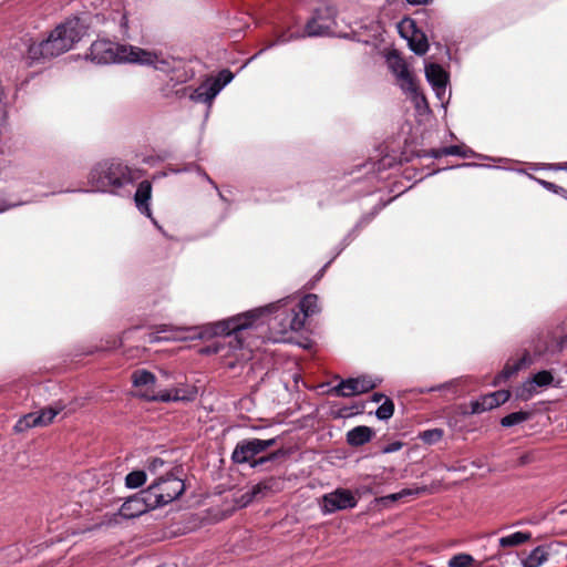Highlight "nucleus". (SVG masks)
<instances>
[{
    "label": "nucleus",
    "instance_id": "obj_1",
    "mask_svg": "<svg viewBox=\"0 0 567 567\" xmlns=\"http://www.w3.org/2000/svg\"><path fill=\"white\" fill-rule=\"evenodd\" d=\"M285 305V302L278 301L276 303H270L264 308L249 311L245 315L237 316L228 320H223L213 324L200 327V331L198 333L189 336L188 338H205L225 334L226 337L229 338L228 344L230 347L235 349L241 348L243 346L240 332L251 324L252 319L261 316L265 312L272 311L278 312V315H276V317L272 320L275 322H278L280 327V332L286 333L288 331H293L292 329L286 328L285 326H287L289 322L288 315L291 313L292 311H296V309H286ZM197 329L198 328H195L194 330Z\"/></svg>",
    "mask_w": 567,
    "mask_h": 567
},
{
    "label": "nucleus",
    "instance_id": "obj_2",
    "mask_svg": "<svg viewBox=\"0 0 567 567\" xmlns=\"http://www.w3.org/2000/svg\"><path fill=\"white\" fill-rule=\"evenodd\" d=\"M85 24L80 18H72L59 24L49 37L28 44L24 62L28 66L44 63L48 60L70 51L85 33Z\"/></svg>",
    "mask_w": 567,
    "mask_h": 567
},
{
    "label": "nucleus",
    "instance_id": "obj_3",
    "mask_svg": "<svg viewBox=\"0 0 567 567\" xmlns=\"http://www.w3.org/2000/svg\"><path fill=\"white\" fill-rule=\"evenodd\" d=\"M87 56L96 64L137 63L153 65L156 70L163 72L171 69L169 61L159 56L156 52L131 44H120L106 39L94 41Z\"/></svg>",
    "mask_w": 567,
    "mask_h": 567
},
{
    "label": "nucleus",
    "instance_id": "obj_4",
    "mask_svg": "<svg viewBox=\"0 0 567 567\" xmlns=\"http://www.w3.org/2000/svg\"><path fill=\"white\" fill-rule=\"evenodd\" d=\"M140 177V171L120 161L106 159L93 166L89 174V183L99 192L115 194L117 189L133 184Z\"/></svg>",
    "mask_w": 567,
    "mask_h": 567
},
{
    "label": "nucleus",
    "instance_id": "obj_5",
    "mask_svg": "<svg viewBox=\"0 0 567 567\" xmlns=\"http://www.w3.org/2000/svg\"><path fill=\"white\" fill-rule=\"evenodd\" d=\"M185 491L183 480L168 474L158 477L147 488L148 501L153 502V506L162 507L178 498Z\"/></svg>",
    "mask_w": 567,
    "mask_h": 567
},
{
    "label": "nucleus",
    "instance_id": "obj_6",
    "mask_svg": "<svg viewBox=\"0 0 567 567\" xmlns=\"http://www.w3.org/2000/svg\"><path fill=\"white\" fill-rule=\"evenodd\" d=\"M233 79L234 74L229 70H221L217 76L206 78L196 89L185 87L183 94L188 95L193 102L210 106L214 99Z\"/></svg>",
    "mask_w": 567,
    "mask_h": 567
},
{
    "label": "nucleus",
    "instance_id": "obj_7",
    "mask_svg": "<svg viewBox=\"0 0 567 567\" xmlns=\"http://www.w3.org/2000/svg\"><path fill=\"white\" fill-rule=\"evenodd\" d=\"M389 69L395 75L400 87L409 93L414 101L416 107L426 105L425 96L419 91V86L405 61L396 53L391 52L386 56Z\"/></svg>",
    "mask_w": 567,
    "mask_h": 567
},
{
    "label": "nucleus",
    "instance_id": "obj_8",
    "mask_svg": "<svg viewBox=\"0 0 567 567\" xmlns=\"http://www.w3.org/2000/svg\"><path fill=\"white\" fill-rule=\"evenodd\" d=\"M276 439L269 440H260V439H250V440H241L237 443L235 450L231 454V460L234 463L244 464L254 460V457L269 447L276 444Z\"/></svg>",
    "mask_w": 567,
    "mask_h": 567
},
{
    "label": "nucleus",
    "instance_id": "obj_9",
    "mask_svg": "<svg viewBox=\"0 0 567 567\" xmlns=\"http://www.w3.org/2000/svg\"><path fill=\"white\" fill-rule=\"evenodd\" d=\"M334 12L330 8L317 9L313 17L307 22L301 37H323L332 32L334 27Z\"/></svg>",
    "mask_w": 567,
    "mask_h": 567
},
{
    "label": "nucleus",
    "instance_id": "obj_10",
    "mask_svg": "<svg viewBox=\"0 0 567 567\" xmlns=\"http://www.w3.org/2000/svg\"><path fill=\"white\" fill-rule=\"evenodd\" d=\"M132 383L136 389V394L148 401H158L162 390H157L155 375L144 369L132 373Z\"/></svg>",
    "mask_w": 567,
    "mask_h": 567
},
{
    "label": "nucleus",
    "instance_id": "obj_11",
    "mask_svg": "<svg viewBox=\"0 0 567 567\" xmlns=\"http://www.w3.org/2000/svg\"><path fill=\"white\" fill-rule=\"evenodd\" d=\"M380 380H373L370 377L362 375L359 378H350L342 380L338 385L332 389V392L338 396L350 398L365 393L379 384Z\"/></svg>",
    "mask_w": 567,
    "mask_h": 567
},
{
    "label": "nucleus",
    "instance_id": "obj_12",
    "mask_svg": "<svg viewBox=\"0 0 567 567\" xmlns=\"http://www.w3.org/2000/svg\"><path fill=\"white\" fill-rule=\"evenodd\" d=\"M357 498L349 489L338 488L332 493H328L322 497V511L323 513H334L337 511H343L353 508L357 506Z\"/></svg>",
    "mask_w": 567,
    "mask_h": 567
},
{
    "label": "nucleus",
    "instance_id": "obj_13",
    "mask_svg": "<svg viewBox=\"0 0 567 567\" xmlns=\"http://www.w3.org/2000/svg\"><path fill=\"white\" fill-rule=\"evenodd\" d=\"M300 311H292L288 315L289 322L286 328L300 330L307 317L316 315L320 311L319 300L316 295H307L299 303Z\"/></svg>",
    "mask_w": 567,
    "mask_h": 567
},
{
    "label": "nucleus",
    "instance_id": "obj_14",
    "mask_svg": "<svg viewBox=\"0 0 567 567\" xmlns=\"http://www.w3.org/2000/svg\"><path fill=\"white\" fill-rule=\"evenodd\" d=\"M156 506H153V502L148 501V494L145 491H142L134 496L128 497L121 506L118 511V515L123 518L130 519L141 516L142 514L148 512L150 509H154Z\"/></svg>",
    "mask_w": 567,
    "mask_h": 567
},
{
    "label": "nucleus",
    "instance_id": "obj_15",
    "mask_svg": "<svg viewBox=\"0 0 567 567\" xmlns=\"http://www.w3.org/2000/svg\"><path fill=\"white\" fill-rule=\"evenodd\" d=\"M61 405L50 406L40 412L29 413L20 419L16 424L17 431H23L34 426H45L62 411Z\"/></svg>",
    "mask_w": 567,
    "mask_h": 567
},
{
    "label": "nucleus",
    "instance_id": "obj_16",
    "mask_svg": "<svg viewBox=\"0 0 567 567\" xmlns=\"http://www.w3.org/2000/svg\"><path fill=\"white\" fill-rule=\"evenodd\" d=\"M399 28L401 35L409 41V47L415 54L423 55L426 53L429 49L427 39L422 32L415 30L413 20H404Z\"/></svg>",
    "mask_w": 567,
    "mask_h": 567
},
{
    "label": "nucleus",
    "instance_id": "obj_17",
    "mask_svg": "<svg viewBox=\"0 0 567 567\" xmlns=\"http://www.w3.org/2000/svg\"><path fill=\"white\" fill-rule=\"evenodd\" d=\"M425 76L427 82L432 85L439 100L443 101L447 84V74L441 65L430 63L425 66Z\"/></svg>",
    "mask_w": 567,
    "mask_h": 567
},
{
    "label": "nucleus",
    "instance_id": "obj_18",
    "mask_svg": "<svg viewBox=\"0 0 567 567\" xmlns=\"http://www.w3.org/2000/svg\"><path fill=\"white\" fill-rule=\"evenodd\" d=\"M280 489V481L276 477H269L254 485L249 492L241 496L243 505H247L256 498H262Z\"/></svg>",
    "mask_w": 567,
    "mask_h": 567
},
{
    "label": "nucleus",
    "instance_id": "obj_19",
    "mask_svg": "<svg viewBox=\"0 0 567 567\" xmlns=\"http://www.w3.org/2000/svg\"><path fill=\"white\" fill-rule=\"evenodd\" d=\"M511 392L508 390H498L496 392L489 393L472 403V412L482 413L492 410L508 401Z\"/></svg>",
    "mask_w": 567,
    "mask_h": 567
},
{
    "label": "nucleus",
    "instance_id": "obj_20",
    "mask_svg": "<svg viewBox=\"0 0 567 567\" xmlns=\"http://www.w3.org/2000/svg\"><path fill=\"white\" fill-rule=\"evenodd\" d=\"M152 196V185L148 181H143L138 184V187L136 189L134 200L136 204L137 209L147 216L154 225L157 226V221L152 216V210L150 208V199Z\"/></svg>",
    "mask_w": 567,
    "mask_h": 567
},
{
    "label": "nucleus",
    "instance_id": "obj_21",
    "mask_svg": "<svg viewBox=\"0 0 567 567\" xmlns=\"http://www.w3.org/2000/svg\"><path fill=\"white\" fill-rule=\"evenodd\" d=\"M532 363L529 353L525 352L522 358L517 360H509L504 369L495 377L493 384L498 385L501 382L509 379L517 373L522 368L527 367Z\"/></svg>",
    "mask_w": 567,
    "mask_h": 567
},
{
    "label": "nucleus",
    "instance_id": "obj_22",
    "mask_svg": "<svg viewBox=\"0 0 567 567\" xmlns=\"http://www.w3.org/2000/svg\"><path fill=\"white\" fill-rule=\"evenodd\" d=\"M196 396V390L194 388H175L172 390H162L158 401H190Z\"/></svg>",
    "mask_w": 567,
    "mask_h": 567
},
{
    "label": "nucleus",
    "instance_id": "obj_23",
    "mask_svg": "<svg viewBox=\"0 0 567 567\" xmlns=\"http://www.w3.org/2000/svg\"><path fill=\"white\" fill-rule=\"evenodd\" d=\"M373 436V431L369 426L360 425L347 433V442L351 446H361L368 443Z\"/></svg>",
    "mask_w": 567,
    "mask_h": 567
},
{
    "label": "nucleus",
    "instance_id": "obj_24",
    "mask_svg": "<svg viewBox=\"0 0 567 567\" xmlns=\"http://www.w3.org/2000/svg\"><path fill=\"white\" fill-rule=\"evenodd\" d=\"M473 151L465 145H451L433 152L434 157L461 156L463 158H468L473 156Z\"/></svg>",
    "mask_w": 567,
    "mask_h": 567
},
{
    "label": "nucleus",
    "instance_id": "obj_25",
    "mask_svg": "<svg viewBox=\"0 0 567 567\" xmlns=\"http://www.w3.org/2000/svg\"><path fill=\"white\" fill-rule=\"evenodd\" d=\"M532 535L530 533H524V532H516L511 535L501 537L498 539V544L501 547H517L519 545H523L524 543L528 542L530 539Z\"/></svg>",
    "mask_w": 567,
    "mask_h": 567
},
{
    "label": "nucleus",
    "instance_id": "obj_26",
    "mask_svg": "<svg viewBox=\"0 0 567 567\" xmlns=\"http://www.w3.org/2000/svg\"><path fill=\"white\" fill-rule=\"evenodd\" d=\"M548 558L546 550L538 546L523 560V567H540Z\"/></svg>",
    "mask_w": 567,
    "mask_h": 567
},
{
    "label": "nucleus",
    "instance_id": "obj_27",
    "mask_svg": "<svg viewBox=\"0 0 567 567\" xmlns=\"http://www.w3.org/2000/svg\"><path fill=\"white\" fill-rule=\"evenodd\" d=\"M533 413L527 411H517L509 413L501 420V425L504 427H511L514 425H518L523 422L528 421L532 417Z\"/></svg>",
    "mask_w": 567,
    "mask_h": 567
},
{
    "label": "nucleus",
    "instance_id": "obj_28",
    "mask_svg": "<svg viewBox=\"0 0 567 567\" xmlns=\"http://www.w3.org/2000/svg\"><path fill=\"white\" fill-rule=\"evenodd\" d=\"M450 567H481L482 564L477 563L470 554H457L449 560Z\"/></svg>",
    "mask_w": 567,
    "mask_h": 567
},
{
    "label": "nucleus",
    "instance_id": "obj_29",
    "mask_svg": "<svg viewBox=\"0 0 567 567\" xmlns=\"http://www.w3.org/2000/svg\"><path fill=\"white\" fill-rule=\"evenodd\" d=\"M536 393H538L537 388L534 385L530 379L526 380L520 386H518L515 391L516 399L520 401L530 400Z\"/></svg>",
    "mask_w": 567,
    "mask_h": 567
},
{
    "label": "nucleus",
    "instance_id": "obj_30",
    "mask_svg": "<svg viewBox=\"0 0 567 567\" xmlns=\"http://www.w3.org/2000/svg\"><path fill=\"white\" fill-rule=\"evenodd\" d=\"M146 482V474L144 471H133L125 477V485L128 488L141 487Z\"/></svg>",
    "mask_w": 567,
    "mask_h": 567
},
{
    "label": "nucleus",
    "instance_id": "obj_31",
    "mask_svg": "<svg viewBox=\"0 0 567 567\" xmlns=\"http://www.w3.org/2000/svg\"><path fill=\"white\" fill-rule=\"evenodd\" d=\"M530 380L538 390L540 388L550 385L551 382L554 381V377L550 373V371L544 370V371H539L536 374H534L530 378Z\"/></svg>",
    "mask_w": 567,
    "mask_h": 567
},
{
    "label": "nucleus",
    "instance_id": "obj_32",
    "mask_svg": "<svg viewBox=\"0 0 567 567\" xmlns=\"http://www.w3.org/2000/svg\"><path fill=\"white\" fill-rule=\"evenodd\" d=\"M394 413V404L392 400L385 399L384 402L378 408L375 415L379 420H388Z\"/></svg>",
    "mask_w": 567,
    "mask_h": 567
},
{
    "label": "nucleus",
    "instance_id": "obj_33",
    "mask_svg": "<svg viewBox=\"0 0 567 567\" xmlns=\"http://www.w3.org/2000/svg\"><path fill=\"white\" fill-rule=\"evenodd\" d=\"M443 430L442 429H431L423 431L420 434V439L426 443V444H435L443 437Z\"/></svg>",
    "mask_w": 567,
    "mask_h": 567
},
{
    "label": "nucleus",
    "instance_id": "obj_34",
    "mask_svg": "<svg viewBox=\"0 0 567 567\" xmlns=\"http://www.w3.org/2000/svg\"><path fill=\"white\" fill-rule=\"evenodd\" d=\"M463 382L462 379H454L451 381H447L445 383L439 384L437 386L427 388V389H420V393H426L432 391H455V388L458 386Z\"/></svg>",
    "mask_w": 567,
    "mask_h": 567
},
{
    "label": "nucleus",
    "instance_id": "obj_35",
    "mask_svg": "<svg viewBox=\"0 0 567 567\" xmlns=\"http://www.w3.org/2000/svg\"><path fill=\"white\" fill-rule=\"evenodd\" d=\"M421 492H422L421 488H415V489L404 488V489H402L399 493L386 495L385 497H383V501L395 502V501H399V499H401V498H403L405 496L419 495Z\"/></svg>",
    "mask_w": 567,
    "mask_h": 567
},
{
    "label": "nucleus",
    "instance_id": "obj_36",
    "mask_svg": "<svg viewBox=\"0 0 567 567\" xmlns=\"http://www.w3.org/2000/svg\"><path fill=\"white\" fill-rule=\"evenodd\" d=\"M165 465V462L162 458H153L148 462L147 470L152 474H156L159 468H162Z\"/></svg>",
    "mask_w": 567,
    "mask_h": 567
},
{
    "label": "nucleus",
    "instance_id": "obj_37",
    "mask_svg": "<svg viewBox=\"0 0 567 567\" xmlns=\"http://www.w3.org/2000/svg\"><path fill=\"white\" fill-rule=\"evenodd\" d=\"M276 455H277L276 453H272V454H270L268 456H262V457H259L258 460H252L250 465H251V467H257V466H259V465H261V464H264V463H266L268 461L274 460L276 457Z\"/></svg>",
    "mask_w": 567,
    "mask_h": 567
},
{
    "label": "nucleus",
    "instance_id": "obj_38",
    "mask_svg": "<svg viewBox=\"0 0 567 567\" xmlns=\"http://www.w3.org/2000/svg\"><path fill=\"white\" fill-rule=\"evenodd\" d=\"M402 447V443L400 442H394L390 445H388L385 449H384V453H392V452H395V451H399L400 449Z\"/></svg>",
    "mask_w": 567,
    "mask_h": 567
},
{
    "label": "nucleus",
    "instance_id": "obj_39",
    "mask_svg": "<svg viewBox=\"0 0 567 567\" xmlns=\"http://www.w3.org/2000/svg\"><path fill=\"white\" fill-rule=\"evenodd\" d=\"M410 4H413V6H420V4H429L431 3L433 0H406Z\"/></svg>",
    "mask_w": 567,
    "mask_h": 567
},
{
    "label": "nucleus",
    "instance_id": "obj_40",
    "mask_svg": "<svg viewBox=\"0 0 567 567\" xmlns=\"http://www.w3.org/2000/svg\"><path fill=\"white\" fill-rule=\"evenodd\" d=\"M383 399H384V395L382 393H374L372 395V401L377 402V403L381 402Z\"/></svg>",
    "mask_w": 567,
    "mask_h": 567
},
{
    "label": "nucleus",
    "instance_id": "obj_41",
    "mask_svg": "<svg viewBox=\"0 0 567 567\" xmlns=\"http://www.w3.org/2000/svg\"><path fill=\"white\" fill-rule=\"evenodd\" d=\"M542 184L547 188H553L555 186L553 183L549 182H542Z\"/></svg>",
    "mask_w": 567,
    "mask_h": 567
},
{
    "label": "nucleus",
    "instance_id": "obj_42",
    "mask_svg": "<svg viewBox=\"0 0 567 567\" xmlns=\"http://www.w3.org/2000/svg\"><path fill=\"white\" fill-rule=\"evenodd\" d=\"M8 207L4 205L2 200H0V213L6 210Z\"/></svg>",
    "mask_w": 567,
    "mask_h": 567
},
{
    "label": "nucleus",
    "instance_id": "obj_43",
    "mask_svg": "<svg viewBox=\"0 0 567 567\" xmlns=\"http://www.w3.org/2000/svg\"><path fill=\"white\" fill-rule=\"evenodd\" d=\"M159 339H161L159 337H156V336H154V334H151V336H150V341H151V342H153V341H157V340H159Z\"/></svg>",
    "mask_w": 567,
    "mask_h": 567
},
{
    "label": "nucleus",
    "instance_id": "obj_44",
    "mask_svg": "<svg viewBox=\"0 0 567 567\" xmlns=\"http://www.w3.org/2000/svg\"><path fill=\"white\" fill-rule=\"evenodd\" d=\"M205 178L214 185V187L216 188L217 186L215 185V183L209 178V176H207L206 174H204Z\"/></svg>",
    "mask_w": 567,
    "mask_h": 567
},
{
    "label": "nucleus",
    "instance_id": "obj_45",
    "mask_svg": "<svg viewBox=\"0 0 567 567\" xmlns=\"http://www.w3.org/2000/svg\"><path fill=\"white\" fill-rule=\"evenodd\" d=\"M561 346L567 347V337L563 340Z\"/></svg>",
    "mask_w": 567,
    "mask_h": 567
}]
</instances>
